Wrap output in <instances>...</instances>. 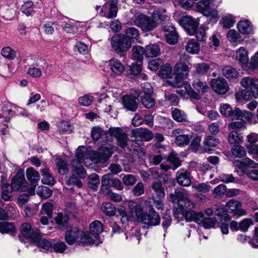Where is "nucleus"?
<instances>
[{
    "mask_svg": "<svg viewBox=\"0 0 258 258\" xmlns=\"http://www.w3.org/2000/svg\"><path fill=\"white\" fill-rule=\"evenodd\" d=\"M21 10L26 16H32L35 12L34 9V4L31 1L25 2L21 6Z\"/></svg>",
    "mask_w": 258,
    "mask_h": 258,
    "instance_id": "ea45409f",
    "label": "nucleus"
},
{
    "mask_svg": "<svg viewBox=\"0 0 258 258\" xmlns=\"http://www.w3.org/2000/svg\"><path fill=\"white\" fill-rule=\"evenodd\" d=\"M133 203L131 206L133 207V209L131 208V211L128 214H126L124 216H122L121 220L127 221H134L136 219L139 222H141L144 223V221H146V215L147 214H145L143 206L141 204H136L133 206Z\"/></svg>",
    "mask_w": 258,
    "mask_h": 258,
    "instance_id": "f8f14e48",
    "label": "nucleus"
},
{
    "mask_svg": "<svg viewBox=\"0 0 258 258\" xmlns=\"http://www.w3.org/2000/svg\"><path fill=\"white\" fill-rule=\"evenodd\" d=\"M213 0H200L196 4L197 10L212 19L218 18L217 10L213 8Z\"/></svg>",
    "mask_w": 258,
    "mask_h": 258,
    "instance_id": "9d476101",
    "label": "nucleus"
},
{
    "mask_svg": "<svg viewBox=\"0 0 258 258\" xmlns=\"http://www.w3.org/2000/svg\"><path fill=\"white\" fill-rule=\"evenodd\" d=\"M101 210L106 215L112 216L115 214L116 209L114 206L110 203H105L102 204Z\"/></svg>",
    "mask_w": 258,
    "mask_h": 258,
    "instance_id": "4d7b16f0",
    "label": "nucleus"
},
{
    "mask_svg": "<svg viewBox=\"0 0 258 258\" xmlns=\"http://www.w3.org/2000/svg\"><path fill=\"white\" fill-rule=\"evenodd\" d=\"M186 51L190 54H197L200 51V45L195 39H190L185 46Z\"/></svg>",
    "mask_w": 258,
    "mask_h": 258,
    "instance_id": "58836bf2",
    "label": "nucleus"
},
{
    "mask_svg": "<svg viewBox=\"0 0 258 258\" xmlns=\"http://www.w3.org/2000/svg\"><path fill=\"white\" fill-rule=\"evenodd\" d=\"M194 67L195 69L196 74L199 76L205 75L210 69V65L205 62L195 64Z\"/></svg>",
    "mask_w": 258,
    "mask_h": 258,
    "instance_id": "c03bdc74",
    "label": "nucleus"
},
{
    "mask_svg": "<svg viewBox=\"0 0 258 258\" xmlns=\"http://www.w3.org/2000/svg\"><path fill=\"white\" fill-rule=\"evenodd\" d=\"M141 102L145 107L150 109L153 108L155 104L154 98L150 95H142L141 98Z\"/></svg>",
    "mask_w": 258,
    "mask_h": 258,
    "instance_id": "8fccbe9b",
    "label": "nucleus"
},
{
    "mask_svg": "<svg viewBox=\"0 0 258 258\" xmlns=\"http://www.w3.org/2000/svg\"><path fill=\"white\" fill-rule=\"evenodd\" d=\"M176 179L179 184L184 186H189L191 182L189 173L183 169H181L177 172Z\"/></svg>",
    "mask_w": 258,
    "mask_h": 258,
    "instance_id": "393cba45",
    "label": "nucleus"
},
{
    "mask_svg": "<svg viewBox=\"0 0 258 258\" xmlns=\"http://www.w3.org/2000/svg\"><path fill=\"white\" fill-rule=\"evenodd\" d=\"M21 232L25 238L30 239L31 241L36 240L40 233L37 228H33L28 223H23L21 225Z\"/></svg>",
    "mask_w": 258,
    "mask_h": 258,
    "instance_id": "412c9836",
    "label": "nucleus"
},
{
    "mask_svg": "<svg viewBox=\"0 0 258 258\" xmlns=\"http://www.w3.org/2000/svg\"><path fill=\"white\" fill-rule=\"evenodd\" d=\"M1 54L9 60L14 59L17 55L16 51L10 46H5L1 50Z\"/></svg>",
    "mask_w": 258,
    "mask_h": 258,
    "instance_id": "de8ad7c7",
    "label": "nucleus"
},
{
    "mask_svg": "<svg viewBox=\"0 0 258 258\" xmlns=\"http://www.w3.org/2000/svg\"><path fill=\"white\" fill-rule=\"evenodd\" d=\"M57 25L56 22L48 21L43 25L42 29L46 34L51 35L53 34L54 30L57 29Z\"/></svg>",
    "mask_w": 258,
    "mask_h": 258,
    "instance_id": "bf43d9fd",
    "label": "nucleus"
},
{
    "mask_svg": "<svg viewBox=\"0 0 258 258\" xmlns=\"http://www.w3.org/2000/svg\"><path fill=\"white\" fill-rule=\"evenodd\" d=\"M86 152V149L82 147H79L77 151L75 159H74L72 162V171L77 175L80 178H84L86 176V172L82 165V163L83 162L84 164L89 167L92 164V160H90L91 158L89 156L85 157L83 155V153Z\"/></svg>",
    "mask_w": 258,
    "mask_h": 258,
    "instance_id": "7ed1b4c3",
    "label": "nucleus"
},
{
    "mask_svg": "<svg viewBox=\"0 0 258 258\" xmlns=\"http://www.w3.org/2000/svg\"><path fill=\"white\" fill-rule=\"evenodd\" d=\"M140 36L139 31L134 28L130 27L127 29L125 31V36L128 40H129L130 44H132V42H134L135 40H137Z\"/></svg>",
    "mask_w": 258,
    "mask_h": 258,
    "instance_id": "c9c22d12",
    "label": "nucleus"
},
{
    "mask_svg": "<svg viewBox=\"0 0 258 258\" xmlns=\"http://www.w3.org/2000/svg\"><path fill=\"white\" fill-rule=\"evenodd\" d=\"M190 138L187 135H180L176 137L175 142L178 146L187 145L189 144Z\"/></svg>",
    "mask_w": 258,
    "mask_h": 258,
    "instance_id": "338daca9",
    "label": "nucleus"
},
{
    "mask_svg": "<svg viewBox=\"0 0 258 258\" xmlns=\"http://www.w3.org/2000/svg\"><path fill=\"white\" fill-rule=\"evenodd\" d=\"M172 116L175 121L179 122L187 121V116L184 112L177 108H175L172 111Z\"/></svg>",
    "mask_w": 258,
    "mask_h": 258,
    "instance_id": "a18cd8bd",
    "label": "nucleus"
},
{
    "mask_svg": "<svg viewBox=\"0 0 258 258\" xmlns=\"http://www.w3.org/2000/svg\"><path fill=\"white\" fill-rule=\"evenodd\" d=\"M89 229L90 233L85 232L88 239L89 244L92 245L95 244L98 245L100 242L99 234L103 231V225L101 222L98 220L94 221L91 223Z\"/></svg>",
    "mask_w": 258,
    "mask_h": 258,
    "instance_id": "9b49d317",
    "label": "nucleus"
},
{
    "mask_svg": "<svg viewBox=\"0 0 258 258\" xmlns=\"http://www.w3.org/2000/svg\"><path fill=\"white\" fill-rule=\"evenodd\" d=\"M168 161L173 165V167H170L167 165L161 164L160 167L164 171H167L170 168H172L173 170H175L181 164V161L177 156V155L174 152H172L169 155Z\"/></svg>",
    "mask_w": 258,
    "mask_h": 258,
    "instance_id": "c756f323",
    "label": "nucleus"
},
{
    "mask_svg": "<svg viewBox=\"0 0 258 258\" xmlns=\"http://www.w3.org/2000/svg\"><path fill=\"white\" fill-rule=\"evenodd\" d=\"M174 78H169L168 83L174 87H179L183 85V80L188 75L189 71L187 64L179 62L174 67Z\"/></svg>",
    "mask_w": 258,
    "mask_h": 258,
    "instance_id": "423d86ee",
    "label": "nucleus"
},
{
    "mask_svg": "<svg viewBox=\"0 0 258 258\" xmlns=\"http://www.w3.org/2000/svg\"><path fill=\"white\" fill-rule=\"evenodd\" d=\"M172 67L169 64H166L159 72V75L163 78H166L167 82L169 78H174V74L172 73Z\"/></svg>",
    "mask_w": 258,
    "mask_h": 258,
    "instance_id": "79ce46f5",
    "label": "nucleus"
},
{
    "mask_svg": "<svg viewBox=\"0 0 258 258\" xmlns=\"http://www.w3.org/2000/svg\"><path fill=\"white\" fill-rule=\"evenodd\" d=\"M53 205L52 204L46 202L42 205L41 210V214L43 215L47 216L49 218H52Z\"/></svg>",
    "mask_w": 258,
    "mask_h": 258,
    "instance_id": "052dcab7",
    "label": "nucleus"
},
{
    "mask_svg": "<svg viewBox=\"0 0 258 258\" xmlns=\"http://www.w3.org/2000/svg\"><path fill=\"white\" fill-rule=\"evenodd\" d=\"M93 97L90 94H85L78 98L79 103L84 106H88L91 104L93 101Z\"/></svg>",
    "mask_w": 258,
    "mask_h": 258,
    "instance_id": "0e129e2a",
    "label": "nucleus"
},
{
    "mask_svg": "<svg viewBox=\"0 0 258 258\" xmlns=\"http://www.w3.org/2000/svg\"><path fill=\"white\" fill-rule=\"evenodd\" d=\"M237 29L239 32L243 34H248L252 31L250 23L247 20H242L237 24Z\"/></svg>",
    "mask_w": 258,
    "mask_h": 258,
    "instance_id": "e433bc0d",
    "label": "nucleus"
},
{
    "mask_svg": "<svg viewBox=\"0 0 258 258\" xmlns=\"http://www.w3.org/2000/svg\"><path fill=\"white\" fill-rule=\"evenodd\" d=\"M55 162L58 172L61 174H64L68 170L66 163L60 158L57 159Z\"/></svg>",
    "mask_w": 258,
    "mask_h": 258,
    "instance_id": "774afa93",
    "label": "nucleus"
},
{
    "mask_svg": "<svg viewBox=\"0 0 258 258\" xmlns=\"http://www.w3.org/2000/svg\"><path fill=\"white\" fill-rule=\"evenodd\" d=\"M152 188L154 190L157 199H163L165 197L164 189L162 186V184L158 181H155L153 183Z\"/></svg>",
    "mask_w": 258,
    "mask_h": 258,
    "instance_id": "49530a36",
    "label": "nucleus"
},
{
    "mask_svg": "<svg viewBox=\"0 0 258 258\" xmlns=\"http://www.w3.org/2000/svg\"><path fill=\"white\" fill-rule=\"evenodd\" d=\"M236 58L243 67H247L249 60L248 52L243 47L239 48L237 51Z\"/></svg>",
    "mask_w": 258,
    "mask_h": 258,
    "instance_id": "2f4dec72",
    "label": "nucleus"
},
{
    "mask_svg": "<svg viewBox=\"0 0 258 258\" xmlns=\"http://www.w3.org/2000/svg\"><path fill=\"white\" fill-rule=\"evenodd\" d=\"M78 23H73L71 21L63 22L62 27L63 30L68 33H73L76 32L78 29Z\"/></svg>",
    "mask_w": 258,
    "mask_h": 258,
    "instance_id": "3c124183",
    "label": "nucleus"
},
{
    "mask_svg": "<svg viewBox=\"0 0 258 258\" xmlns=\"http://www.w3.org/2000/svg\"><path fill=\"white\" fill-rule=\"evenodd\" d=\"M169 201L177 204L174 206L173 211L176 218H184L187 221H193L198 223L202 221L203 213L191 210L196 206L189 199V194L185 190H175L174 194L170 195Z\"/></svg>",
    "mask_w": 258,
    "mask_h": 258,
    "instance_id": "f257e3e1",
    "label": "nucleus"
},
{
    "mask_svg": "<svg viewBox=\"0 0 258 258\" xmlns=\"http://www.w3.org/2000/svg\"><path fill=\"white\" fill-rule=\"evenodd\" d=\"M13 191V190L11 189L10 185L9 184L4 183L2 185V198L6 201H10L11 200L12 197L10 194Z\"/></svg>",
    "mask_w": 258,
    "mask_h": 258,
    "instance_id": "864d4df0",
    "label": "nucleus"
},
{
    "mask_svg": "<svg viewBox=\"0 0 258 258\" xmlns=\"http://www.w3.org/2000/svg\"><path fill=\"white\" fill-rule=\"evenodd\" d=\"M225 209H224L226 213H231L233 216L236 218L246 215V211L242 209L241 203L238 201L231 200L225 204Z\"/></svg>",
    "mask_w": 258,
    "mask_h": 258,
    "instance_id": "4468645a",
    "label": "nucleus"
},
{
    "mask_svg": "<svg viewBox=\"0 0 258 258\" xmlns=\"http://www.w3.org/2000/svg\"><path fill=\"white\" fill-rule=\"evenodd\" d=\"M91 136L95 141L100 139L103 142H106L109 141L111 139V137H109V130L107 132H104L99 127H95L92 128Z\"/></svg>",
    "mask_w": 258,
    "mask_h": 258,
    "instance_id": "a878e982",
    "label": "nucleus"
},
{
    "mask_svg": "<svg viewBox=\"0 0 258 258\" xmlns=\"http://www.w3.org/2000/svg\"><path fill=\"white\" fill-rule=\"evenodd\" d=\"M26 176L31 185L35 186V183L40 179V175L38 172L32 168H30L26 170Z\"/></svg>",
    "mask_w": 258,
    "mask_h": 258,
    "instance_id": "f704fd0d",
    "label": "nucleus"
},
{
    "mask_svg": "<svg viewBox=\"0 0 258 258\" xmlns=\"http://www.w3.org/2000/svg\"><path fill=\"white\" fill-rule=\"evenodd\" d=\"M87 237L85 232L73 228L66 231L65 239L69 245H72L76 242H81L83 244H89L90 241Z\"/></svg>",
    "mask_w": 258,
    "mask_h": 258,
    "instance_id": "6e6552de",
    "label": "nucleus"
},
{
    "mask_svg": "<svg viewBox=\"0 0 258 258\" xmlns=\"http://www.w3.org/2000/svg\"><path fill=\"white\" fill-rule=\"evenodd\" d=\"M15 227L13 223L7 222H0V232L2 233H9L14 231Z\"/></svg>",
    "mask_w": 258,
    "mask_h": 258,
    "instance_id": "680f3d73",
    "label": "nucleus"
},
{
    "mask_svg": "<svg viewBox=\"0 0 258 258\" xmlns=\"http://www.w3.org/2000/svg\"><path fill=\"white\" fill-rule=\"evenodd\" d=\"M213 90L220 94H224L228 91V86L226 81L224 79H213L211 81Z\"/></svg>",
    "mask_w": 258,
    "mask_h": 258,
    "instance_id": "5701e85b",
    "label": "nucleus"
},
{
    "mask_svg": "<svg viewBox=\"0 0 258 258\" xmlns=\"http://www.w3.org/2000/svg\"><path fill=\"white\" fill-rule=\"evenodd\" d=\"M160 54V49L156 44L149 45L145 49V55L147 57H157Z\"/></svg>",
    "mask_w": 258,
    "mask_h": 258,
    "instance_id": "473e14b6",
    "label": "nucleus"
},
{
    "mask_svg": "<svg viewBox=\"0 0 258 258\" xmlns=\"http://www.w3.org/2000/svg\"><path fill=\"white\" fill-rule=\"evenodd\" d=\"M227 217L228 214L226 213L224 208H218L215 212L214 218L203 217L202 221L199 223H202L205 228L209 229L213 227L216 223H220V222H222L223 218H226Z\"/></svg>",
    "mask_w": 258,
    "mask_h": 258,
    "instance_id": "ddd939ff",
    "label": "nucleus"
},
{
    "mask_svg": "<svg viewBox=\"0 0 258 258\" xmlns=\"http://www.w3.org/2000/svg\"><path fill=\"white\" fill-rule=\"evenodd\" d=\"M169 17L166 11H154L151 16L137 12L132 18L133 24L140 28L143 32L153 31L157 26L158 21H166Z\"/></svg>",
    "mask_w": 258,
    "mask_h": 258,
    "instance_id": "f03ea898",
    "label": "nucleus"
},
{
    "mask_svg": "<svg viewBox=\"0 0 258 258\" xmlns=\"http://www.w3.org/2000/svg\"><path fill=\"white\" fill-rule=\"evenodd\" d=\"M179 24L190 35L195 34L196 30L199 26V23L198 20L188 16L182 17L179 20Z\"/></svg>",
    "mask_w": 258,
    "mask_h": 258,
    "instance_id": "dca6fc26",
    "label": "nucleus"
},
{
    "mask_svg": "<svg viewBox=\"0 0 258 258\" xmlns=\"http://www.w3.org/2000/svg\"><path fill=\"white\" fill-rule=\"evenodd\" d=\"M102 98L99 99L100 103H102V105H105L106 107L104 109L105 112H109L112 109L111 106V101L112 99L109 98L107 95H102Z\"/></svg>",
    "mask_w": 258,
    "mask_h": 258,
    "instance_id": "e2e57ef3",
    "label": "nucleus"
},
{
    "mask_svg": "<svg viewBox=\"0 0 258 258\" xmlns=\"http://www.w3.org/2000/svg\"><path fill=\"white\" fill-rule=\"evenodd\" d=\"M32 242L37 245L42 252H47L48 251H52V244L48 240L42 238L40 235V233L37 239L33 240Z\"/></svg>",
    "mask_w": 258,
    "mask_h": 258,
    "instance_id": "c85d7f7f",
    "label": "nucleus"
},
{
    "mask_svg": "<svg viewBox=\"0 0 258 258\" xmlns=\"http://www.w3.org/2000/svg\"><path fill=\"white\" fill-rule=\"evenodd\" d=\"M57 126L60 134L70 133L71 132V124L66 120H61L57 123Z\"/></svg>",
    "mask_w": 258,
    "mask_h": 258,
    "instance_id": "5fc2aeb1",
    "label": "nucleus"
},
{
    "mask_svg": "<svg viewBox=\"0 0 258 258\" xmlns=\"http://www.w3.org/2000/svg\"><path fill=\"white\" fill-rule=\"evenodd\" d=\"M27 184L25 179L24 170H19L13 178L10 187L13 191H25L27 188Z\"/></svg>",
    "mask_w": 258,
    "mask_h": 258,
    "instance_id": "2eb2a0df",
    "label": "nucleus"
},
{
    "mask_svg": "<svg viewBox=\"0 0 258 258\" xmlns=\"http://www.w3.org/2000/svg\"><path fill=\"white\" fill-rule=\"evenodd\" d=\"M41 173L43 176L42 179V182L45 184L53 185L55 183L54 177L50 173L49 169L47 168H45L41 169Z\"/></svg>",
    "mask_w": 258,
    "mask_h": 258,
    "instance_id": "4c0bfd02",
    "label": "nucleus"
},
{
    "mask_svg": "<svg viewBox=\"0 0 258 258\" xmlns=\"http://www.w3.org/2000/svg\"><path fill=\"white\" fill-rule=\"evenodd\" d=\"M132 59L137 61H141L145 55V49L141 46H134L132 49Z\"/></svg>",
    "mask_w": 258,
    "mask_h": 258,
    "instance_id": "37998d69",
    "label": "nucleus"
},
{
    "mask_svg": "<svg viewBox=\"0 0 258 258\" xmlns=\"http://www.w3.org/2000/svg\"><path fill=\"white\" fill-rule=\"evenodd\" d=\"M223 27L226 28H230L233 26L236 22L235 17L231 14H227L222 18Z\"/></svg>",
    "mask_w": 258,
    "mask_h": 258,
    "instance_id": "603ef678",
    "label": "nucleus"
},
{
    "mask_svg": "<svg viewBox=\"0 0 258 258\" xmlns=\"http://www.w3.org/2000/svg\"><path fill=\"white\" fill-rule=\"evenodd\" d=\"M220 112L225 117L231 116L232 119H238L242 114V111L239 108H236L233 110L229 104H221Z\"/></svg>",
    "mask_w": 258,
    "mask_h": 258,
    "instance_id": "4be33fe9",
    "label": "nucleus"
},
{
    "mask_svg": "<svg viewBox=\"0 0 258 258\" xmlns=\"http://www.w3.org/2000/svg\"><path fill=\"white\" fill-rule=\"evenodd\" d=\"M109 66L112 73L114 74L119 76L125 70L124 64L120 60L117 58H112L109 61Z\"/></svg>",
    "mask_w": 258,
    "mask_h": 258,
    "instance_id": "cd10ccee",
    "label": "nucleus"
},
{
    "mask_svg": "<svg viewBox=\"0 0 258 258\" xmlns=\"http://www.w3.org/2000/svg\"><path fill=\"white\" fill-rule=\"evenodd\" d=\"M37 194L42 198L47 199L51 196L52 192L47 187L41 186L38 187Z\"/></svg>",
    "mask_w": 258,
    "mask_h": 258,
    "instance_id": "69168bd1",
    "label": "nucleus"
},
{
    "mask_svg": "<svg viewBox=\"0 0 258 258\" xmlns=\"http://www.w3.org/2000/svg\"><path fill=\"white\" fill-rule=\"evenodd\" d=\"M99 184V178L96 173H93L88 177L89 186L93 190H96Z\"/></svg>",
    "mask_w": 258,
    "mask_h": 258,
    "instance_id": "13d9d810",
    "label": "nucleus"
},
{
    "mask_svg": "<svg viewBox=\"0 0 258 258\" xmlns=\"http://www.w3.org/2000/svg\"><path fill=\"white\" fill-rule=\"evenodd\" d=\"M109 137L111 141L112 137H114L117 142V145L121 148H125L127 145L128 140L127 135L120 127H110L109 128Z\"/></svg>",
    "mask_w": 258,
    "mask_h": 258,
    "instance_id": "a211bd4d",
    "label": "nucleus"
},
{
    "mask_svg": "<svg viewBox=\"0 0 258 258\" xmlns=\"http://www.w3.org/2000/svg\"><path fill=\"white\" fill-rule=\"evenodd\" d=\"M146 221L144 224L150 226H156L160 223V218L157 212L152 207H151L149 212L146 215Z\"/></svg>",
    "mask_w": 258,
    "mask_h": 258,
    "instance_id": "bb28decb",
    "label": "nucleus"
},
{
    "mask_svg": "<svg viewBox=\"0 0 258 258\" xmlns=\"http://www.w3.org/2000/svg\"><path fill=\"white\" fill-rule=\"evenodd\" d=\"M134 135L136 137H139L142 140L149 141L153 137V133L147 128H140L136 130L134 132Z\"/></svg>",
    "mask_w": 258,
    "mask_h": 258,
    "instance_id": "7c9ffc66",
    "label": "nucleus"
},
{
    "mask_svg": "<svg viewBox=\"0 0 258 258\" xmlns=\"http://www.w3.org/2000/svg\"><path fill=\"white\" fill-rule=\"evenodd\" d=\"M35 62L33 67L30 68L28 70V73L31 77L35 78H40L42 76L43 72L46 74L49 70L50 65L49 60L42 57H34Z\"/></svg>",
    "mask_w": 258,
    "mask_h": 258,
    "instance_id": "0eeeda50",
    "label": "nucleus"
},
{
    "mask_svg": "<svg viewBox=\"0 0 258 258\" xmlns=\"http://www.w3.org/2000/svg\"><path fill=\"white\" fill-rule=\"evenodd\" d=\"M219 144V141L218 139L212 137L208 136L204 142V150L205 152H209L211 150V148L216 147Z\"/></svg>",
    "mask_w": 258,
    "mask_h": 258,
    "instance_id": "72a5a7b5",
    "label": "nucleus"
},
{
    "mask_svg": "<svg viewBox=\"0 0 258 258\" xmlns=\"http://www.w3.org/2000/svg\"><path fill=\"white\" fill-rule=\"evenodd\" d=\"M116 2L110 0L106 2L102 6L100 15L102 17L108 19L115 18L117 14V7Z\"/></svg>",
    "mask_w": 258,
    "mask_h": 258,
    "instance_id": "f3484780",
    "label": "nucleus"
},
{
    "mask_svg": "<svg viewBox=\"0 0 258 258\" xmlns=\"http://www.w3.org/2000/svg\"><path fill=\"white\" fill-rule=\"evenodd\" d=\"M222 75L228 79L232 80L237 78L238 76L237 71L234 68L230 67H225L222 69Z\"/></svg>",
    "mask_w": 258,
    "mask_h": 258,
    "instance_id": "09e8293b",
    "label": "nucleus"
},
{
    "mask_svg": "<svg viewBox=\"0 0 258 258\" xmlns=\"http://www.w3.org/2000/svg\"><path fill=\"white\" fill-rule=\"evenodd\" d=\"M113 147L111 145L108 144L105 146L101 147L99 152L95 151H89L86 149V152H84L82 154L85 157L89 156L91 160L94 163L105 162L111 156L113 153ZM89 160H90V159Z\"/></svg>",
    "mask_w": 258,
    "mask_h": 258,
    "instance_id": "20e7f679",
    "label": "nucleus"
},
{
    "mask_svg": "<svg viewBox=\"0 0 258 258\" xmlns=\"http://www.w3.org/2000/svg\"><path fill=\"white\" fill-rule=\"evenodd\" d=\"M141 94L140 91H138L136 92V95L135 96L128 95L123 96L122 102L124 107L130 111H135L138 108V97Z\"/></svg>",
    "mask_w": 258,
    "mask_h": 258,
    "instance_id": "6ab92c4d",
    "label": "nucleus"
},
{
    "mask_svg": "<svg viewBox=\"0 0 258 258\" xmlns=\"http://www.w3.org/2000/svg\"><path fill=\"white\" fill-rule=\"evenodd\" d=\"M162 29L165 33V36L169 44H174L177 42L178 35L174 26L170 23L164 25Z\"/></svg>",
    "mask_w": 258,
    "mask_h": 258,
    "instance_id": "b1692460",
    "label": "nucleus"
},
{
    "mask_svg": "<svg viewBox=\"0 0 258 258\" xmlns=\"http://www.w3.org/2000/svg\"><path fill=\"white\" fill-rule=\"evenodd\" d=\"M241 144L232 146L231 153L233 156L238 158H241L246 155V151L244 148L241 146Z\"/></svg>",
    "mask_w": 258,
    "mask_h": 258,
    "instance_id": "6e6d98bb",
    "label": "nucleus"
},
{
    "mask_svg": "<svg viewBox=\"0 0 258 258\" xmlns=\"http://www.w3.org/2000/svg\"><path fill=\"white\" fill-rule=\"evenodd\" d=\"M241 85L249 90L255 98L258 97V80L252 77H244L241 81Z\"/></svg>",
    "mask_w": 258,
    "mask_h": 258,
    "instance_id": "aec40b11",
    "label": "nucleus"
},
{
    "mask_svg": "<svg viewBox=\"0 0 258 258\" xmlns=\"http://www.w3.org/2000/svg\"><path fill=\"white\" fill-rule=\"evenodd\" d=\"M228 142L230 145L234 146L239 144H242L243 142L242 137H240L237 132L232 131L228 136Z\"/></svg>",
    "mask_w": 258,
    "mask_h": 258,
    "instance_id": "a19ab883",
    "label": "nucleus"
},
{
    "mask_svg": "<svg viewBox=\"0 0 258 258\" xmlns=\"http://www.w3.org/2000/svg\"><path fill=\"white\" fill-rule=\"evenodd\" d=\"M112 48L117 52H123L128 50L131 47L129 40L122 34H116L110 39Z\"/></svg>",
    "mask_w": 258,
    "mask_h": 258,
    "instance_id": "1a4fd4ad",
    "label": "nucleus"
},
{
    "mask_svg": "<svg viewBox=\"0 0 258 258\" xmlns=\"http://www.w3.org/2000/svg\"><path fill=\"white\" fill-rule=\"evenodd\" d=\"M184 88L187 92V94L191 98L199 100L201 98V94L207 92L209 87L206 82H203L199 79H196L192 84V88L189 84L185 82L183 84Z\"/></svg>",
    "mask_w": 258,
    "mask_h": 258,
    "instance_id": "39448f33",
    "label": "nucleus"
}]
</instances>
